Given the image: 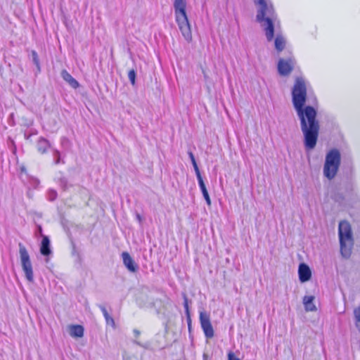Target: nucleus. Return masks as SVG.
Here are the masks:
<instances>
[{"instance_id": "f257e3e1", "label": "nucleus", "mask_w": 360, "mask_h": 360, "mask_svg": "<svg viewBox=\"0 0 360 360\" xmlns=\"http://www.w3.org/2000/svg\"><path fill=\"white\" fill-rule=\"evenodd\" d=\"M292 102L300 120L304 136V145L307 150L314 149L316 145L320 129L317 111L311 105H306L307 86L302 77H297L292 88Z\"/></svg>"}, {"instance_id": "f03ea898", "label": "nucleus", "mask_w": 360, "mask_h": 360, "mask_svg": "<svg viewBox=\"0 0 360 360\" xmlns=\"http://www.w3.org/2000/svg\"><path fill=\"white\" fill-rule=\"evenodd\" d=\"M339 167L342 174L339 181V206L345 208L354 207L359 199L353 190V166L347 143L339 134Z\"/></svg>"}, {"instance_id": "7ed1b4c3", "label": "nucleus", "mask_w": 360, "mask_h": 360, "mask_svg": "<svg viewBox=\"0 0 360 360\" xmlns=\"http://www.w3.org/2000/svg\"><path fill=\"white\" fill-rule=\"evenodd\" d=\"M257 6L256 20L264 27L265 35L268 41H271L274 37V23L277 15L271 3L265 0H253Z\"/></svg>"}, {"instance_id": "20e7f679", "label": "nucleus", "mask_w": 360, "mask_h": 360, "mask_svg": "<svg viewBox=\"0 0 360 360\" xmlns=\"http://www.w3.org/2000/svg\"><path fill=\"white\" fill-rule=\"evenodd\" d=\"M338 172V148L332 149L326 156L323 175L328 180L334 179Z\"/></svg>"}, {"instance_id": "39448f33", "label": "nucleus", "mask_w": 360, "mask_h": 360, "mask_svg": "<svg viewBox=\"0 0 360 360\" xmlns=\"http://www.w3.org/2000/svg\"><path fill=\"white\" fill-rule=\"evenodd\" d=\"M339 248H350L354 245V238L350 224L345 221L339 222Z\"/></svg>"}, {"instance_id": "423d86ee", "label": "nucleus", "mask_w": 360, "mask_h": 360, "mask_svg": "<svg viewBox=\"0 0 360 360\" xmlns=\"http://www.w3.org/2000/svg\"><path fill=\"white\" fill-rule=\"evenodd\" d=\"M20 263L26 279L30 282L34 281V274L30 257L27 249H20Z\"/></svg>"}, {"instance_id": "0eeeda50", "label": "nucleus", "mask_w": 360, "mask_h": 360, "mask_svg": "<svg viewBox=\"0 0 360 360\" xmlns=\"http://www.w3.org/2000/svg\"><path fill=\"white\" fill-rule=\"evenodd\" d=\"M295 65V59L291 52L285 58H279L277 64L278 72L281 76H287L293 70Z\"/></svg>"}, {"instance_id": "6e6552de", "label": "nucleus", "mask_w": 360, "mask_h": 360, "mask_svg": "<svg viewBox=\"0 0 360 360\" xmlns=\"http://www.w3.org/2000/svg\"><path fill=\"white\" fill-rule=\"evenodd\" d=\"M199 319L201 328L205 333V336L207 338H213L214 332L210 321V315L207 312L202 311L200 312Z\"/></svg>"}, {"instance_id": "1a4fd4ad", "label": "nucleus", "mask_w": 360, "mask_h": 360, "mask_svg": "<svg viewBox=\"0 0 360 360\" xmlns=\"http://www.w3.org/2000/svg\"><path fill=\"white\" fill-rule=\"evenodd\" d=\"M176 20L184 39L188 42H191L192 41V33L188 17H186V19L184 18H176Z\"/></svg>"}, {"instance_id": "9d476101", "label": "nucleus", "mask_w": 360, "mask_h": 360, "mask_svg": "<svg viewBox=\"0 0 360 360\" xmlns=\"http://www.w3.org/2000/svg\"><path fill=\"white\" fill-rule=\"evenodd\" d=\"M298 276L301 283H305L311 278V271L308 264L304 262L299 264Z\"/></svg>"}, {"instance_id": "9b49d317", "label": "nucleus", "mask_w": 360, "mask_h": 360, "mask_svg": "<svg viewBox=\"0 0 360 360\" xmlns=\"http://www.w3.org/2000/svg\"><path fill=\"white\" fill-rule=\"evenodd\" d=\"M186 0H174V8L176 18H184L186 19L187 17L186 11Z\"/></svg>"}, {"instance_id": "f8f14e48", "label": "nucleus", "mask_w": 360, "mask_h": 360, "mask_svg": "<svg viewBox=\"0 0 360 360\" xmlns=\"http://www.w3.org/2000/svg\"><path fill=\"white\" fill-rule=\"evenodd\" d=\"M122 257L124 265L130 272L134 273L138 271L139 266L131 257L129 252H123L122 253Z\"/></svg>"}, {"instance_id": "ddd939ff", "label": "nucleus", "mask_w": 360, "mask_h": 360, "mask_svg": "<svg viewBox=\"0 0 360 360\" xmlns=\"http://www.w3.org/2000/svg\"><path fill=\"white\" fill-rule=\"evenodd\" d=\"M315 297L314 295H306L303 297V304L305 311H316L317 308L314 304Z\"/></svg>"}, {"instance_id": "4468645a", "label": "nucleus", "mask_w": 360, "mask_h": 360, "mask_svg": "<svg viewBox=\"0 0 360 360\" xmlns=\"http://www.w3.org/2000/svg\"><path fill=\"white\" fill-rule=\"evenodd\" d=\"M69 333L71 337L75 338H82L84 336V328L82 325H70L69 326Z\"/></svg>"}, {"instance_id": "2eb2a0df", "label": "nucleus", "mask_w": 360, "mask_h": 360, "mask_svg": "<svg viewBox=\"0 0 360 360\" xmlns=\"http://www.w3.org/2000/svg\"><path fill=\"white\" fill-rule=\"evenodd\" d=\"M60 75L62 78L73 89H77L79 86V82L66 70H63Z\"/></svg>"}, {"instance_id": "dca6fc26", "label": "nucleus", "mask_w": 360, "mask_h": 360, "mask_svg": "<svg viewBox=\"0 0 360 360\" xmlns=\"http://www.w3.org/2000/svg\"><path fill=\"white\" fill-rule=\"evenodd\" d=\"M72 256L75 258V264L77 269H81L82 267V262L84 259V255L81 251V249H72Z\"/></svg>"}, {"instance_id": "f3484780", "label": "nucleus", "mask_w": 360, "mask_h": 360, "mask_svg": "<svg viewBox=\"0 0 360 360\" xmlns=\"http://www.w3.org/2000/svg\"><path fill=\"white\" fill-rule=\"evenodd\" d=\"M51 147L49 141L43 138L40 137L37 143V148L39 153L41 154L46 153L48 149Z\"/></svg>"}, {"instance_id": "a211bd4d", "label": "nucleus", "mask_w": 360, "mask_h": 360, "mask_svg": "<svg viewBox=\"0 0 360 360\" xmlns=\"http://www.w3.org/2000/svg\"><path fill=\"white\" fill-rule=\"evenodd\" d=\"M275 49L279 53L284 50L286 44V40L282 34H277L275 41Z\"/></svg>"}, {"instance_id": "6ab92c4d", "label": "nucleus", "mask_w": 360, "mask_h": 360, "mask_svg": "<svg viewBox=\"0 0 360 360\" xmlns=\"http://www.w3.org/2000/svg\"><path fill=\"white\" fill-rule=\"evenodd\" d=\"M197 179H198V184H199L200 188V190L202 191V195H203V197H204L207 204L208 205H211V200H210L208 191H207V190L206 188L205 184L204 183V181L202 179V177Z\"/></svg>"}, {"instance_id": "aec40b11", "label": "nucleus", "mask_w": 360, "mask_h": 360, "mask_svg": "<svg viewBox=\"0 0 360 360\" xmlns=\"http://www.w3.org/2000/svg\"><path fill=\"white\" fill-rule=\"evenodd\" d=\"M98 307L101 310V311L105 317L106 323L108 325H110L112 327H115V323L114 319L108 314L106 308L103 305H101V304H99Z\"/></svg>"}, {"instance_id": "412c9836", "label": "nucleus", "mask_w": 360, "mask_h": 360, "mask_svg": "<svg viewBox=\"0 0 360 360\" xmlns=\"http://www.w3.org/2000/svg\"><path fill=\"white\" fill-rule=\"evenodd\" d=\"M57 183L63 191H66L70 187L72 186V185L69 184L68 179L65 176H60L58 178Z\"/></svg>"}, {"instance_id": "4be33fe9", "label": "nucleus", "mask_w": 360, "mask_h": 360, "mask_svg": "<svg viewBox=\"0 0 360 360\" xmlns=\"http://www.w3.org/2000/svg\"><path fill=\"white\" fill-rule=\"evenodd\" d=\"M30 56L31 57L33 63L37 67V72H41V67H40V63H39V56H38V54H37V51H35L34 50H32L31 51V54H30Z\"/></svg>"}, {"instance_id": "5701e85b", "label": "nucleus", "mask_w": 360, "mask_h": 360, "mask_svg": "<svg viewBox=\"0 0 360 360\" xmlns=\"http://www.w3.org/2000/svg\"><path fill=\"white\" fill-rule=\"evenodd\" d=\"M182 297L184 299V307L185 309V314H191L189 304H191L192 301L188 298L185 292L182 293Z\"/></svg>"}, {"instance_id": "b1692460", "label": "nucleus", "mask_w": 360, "mask_h": 360, "mask_svg": "<svg viewBox=\"0 0 360 360\" xmlns=\"http://www.w3.org/2000/svg\"><path fill=\"white\" fill-rule=\"evenodd\" d=\"M39 250H40L41 255L45 257L44 262L46 264H48L50 260V257L53 255L52 249H39Z\"/></svg>"}, {"instance_id": "393cba45", "label": "nucleus", "mask_w": 360, "mask_h": 360, "mask_svg": "<svg viewBox=\"0 0 360 360\" xmlns=\"http://www.w3.org/2000/svg\"><path fill=\"white\" fill-rule=\"evenodd\" d=\"M355 324L360 333V305L354 310Z\"/></svg>"}, {"instance_id": "a878e982", "label": "nucleus", "mask_w": 360, "mask_h": 360, "mask_svg": "<svg viewBox=\"0 0 360 360\" xmlns=\"http://www.w3.org/2000/svg\"><path fill=\"white\" fill-rule=\"evenodd\" d=\"M53 162L54 164L56 165H58L59 163H65L64 160H61L60 158V153L56 150V149H53Z\"/></svg>"}, {"instance_id": "bb28decb", "label": "nucleus", "mask_w": 360, "mask_h": 360, "mask_svg": "<svg viewBox=\"0 0 360 360\" xmlns=\"http://www.w3.org/2000/svg\"><path fill=\"white\" fill-rule=\"evenodd\" d=\"M136 73L134 70H131L128 73L129 79L133 86L136 84Z\"/></svg>"}, {"instance_id": "cd10ccee", "label": "nucleus", "mask_w": 360, "mask_h": 360, "mask_svg": "<svg viewBox=\"0 0 360 360\" xmlns=\"http://www.w3.org/2000/svg\"><path fill=\"white\" fill-rule=\"evenodd\" d=\"M58 193L54 189H49L48 191V199L50 201H53L57 198Z\"/></svg>"}, {"instance_id": "c85d7f7f", "label": "nucleus", "mask_w": 360, "mask_h": 360, "mask_svg": "<svg viewBox=\"0 0 360 360\" xmlns=\"http://www.w3.org/2000/svg\"><path fill=\"white\" fill-rule=\"evenodd\" d=\"M40 248H50V240L48 236H42Z\"/></svg>"}, {"instance_id": "c756f323", "label": "nucleus", "mask_w": 360, "mask_h": 360, "mask_svg": "<svg viewBox=\"0 0 360 360\" xmlns=\"http://www.w3.org/2000/svg\"><path fill=\"white\" fill-rule=\"evenodd\" d=\"M191 162H192V165L193 166V168H194V170H195L197 179L202 178L200 169L198 168V166L197 165V162H196L195 160H193Z\"/></svg>"}, {"instance_id": "7c9ffc66", "label": "nucleus", "mask_w": 360, "mask_h": 360, "mask_svg": "<svg viewBox=\"0 0 360 360\" xmlns=\"http://www.w3.org/2000/svg\"><path fill=\"white\" fill-rule=\"evenodd\" d=\"M342 256L345 258H348L352 254V249H339Z\"/></svg>"}, {"instance_id": "2f4dec72", "label": "nucleus", "mask_w": 360, "mask_h": 360, "mask_svg": "<svg viewBox=\"0 0 360 360\" xmlns=\"http://www.w3.org/2000/svg\"><path fill=\"white\" fill-rule=\"evenodd\" d=\"M186 321H187V324H188V331L191 333V328H192V321H191V314H186Z\"/></svg>"}, {"instance_id": "473e14b6", "label": "nucleus", "mask_w": 360, "mask_h": 360, "mask_svg": "<svg viewBox=\"0 0 360 360\" xmlns=\"http://www.w3.org/2000/svg\"><path fill=\"white\" fill-rule=\"evenodd\" d=\"M134 343L137 345H139V346H140V347H143V348H144V349H150V345L149 342H146V343L143 344V343H141V342H139L137 340H134Z\"/></svg>"}, {"instance_id": "72a5a7b5", "label": "nucleus", "mask_w": 360, "mask_h": 360, "mask_svg": "<svg viewBox=\"0 0 360 360\" xmlns=\"http://www.w3.org/2000/svg\"><path fill=\"white\" fill-rule=\"evenodd\" d=\"M228 360H240L239 358L236 357L235 354L230 351L229 353H228Z\"/></svg>"}, {"instance_id": "f704fd0d", "label": "nucleus", "mask_w": 360, "mask_h": 360, "mask_svg": "<svg viewBox=\"0 0 360 360\" xmlns=\"http://www.w3.org/2000/svg\"><path fill=\"white\" fill-rule=\"evenodd\" d=\"M188 156H189V158H190V159H191V162H192L193 160H195V156H194L193 153L191 151H188Z\"/></svg>"}, {"instance_id": "c9c22d12", "label": "nucleus", "mask_w": 360, "mask_h": 360, "mask_svg": "<svg viewBox=\"0 0 360 360\" xmlns=\"http://www.w3.org/2000/svg\"><path fill=\"white\" fill-rule=\"evenodd\" d=\"M136 217L137 220L141 223L142 221V217H141V214L137 212L136 214Z\"/></svg>"}, {"instance_id": "e433bc0d", "label": "nucleus", "mask_w": 360, "mask_h": 360, "mask_svg": "<svg viewBox=\"0 0 360 360\" xmlns=\"http://www.w3.org/2000/svg\"><path fill=\"white\" fill-rule=\"evenodd\" d=\"M202 359H203V360H210V356L206 353H203Z\"/></svg>"}, {"instance_id": "4c0bfd02", "label": "nucleus", "mask_w": 360, "mask_h": 360, "mask_svg": "<svg viewBox=\"0 0 360 360\" xmlns=\"http://www.w3.org/2000/svg\"><path fill=\"white\" fill-rule=\"evenodd\" d=\"M133 332L136 337H138L141 333L140 331L137 329H134Z\"/></svg>"}, {"instance_id": "58836bf2", "label": "nucleus", "mask_w": 360, "mask_h": 360, "mask_svg": "<svg viewBox=\"0 0 360 360\" xmlns=\"http://www.w3.org/2000/svg\"><path fill=\"white\" fill-rule=\"evenodd\" d=\"M67 141H68V139L66 137H63L62 138L61 142H62L63 144L64 143L67 142Z\"/></svg>"}, {"instance_id": "ea45409f", "label": "nucleus", "mask_w": 360, "mask_h": 360, "mask_svg": "<svg viewBox=\"0 0 360 360\" xmlns=\"http://www.w3.org/2000/svg\"><path fill=\"white\" fill-rule=\"evenodd\" d=\"M38 229H39V231L40 232V233H41V231H42L41 227L40 226H39Z\"/></svg>"}, {"instance_id": "a19ab883", "label": "nucleus", "mask_w": 360, "mask_h": 360, "mask_svg": "<svg viewBox=\"0 0 360 360\" xmlns=\"http://www.w3.org/2000/svg\"><path fill=\"white\" fill-rule=\"evenodd\" d=\"M335 266L336 269H338V264H335Z\"/></svg>"}]
</instances>
